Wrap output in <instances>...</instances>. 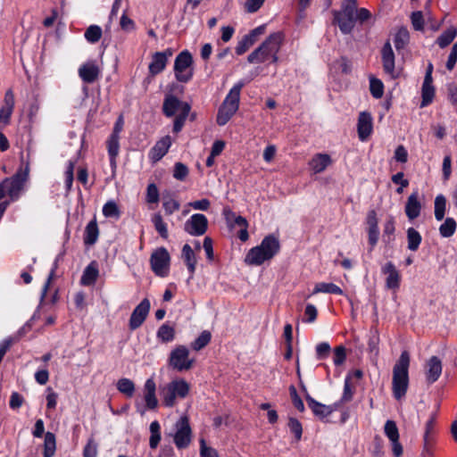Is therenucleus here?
I'll return each mask as SVG.
<instances>
[{"label": "nucleus", "instance_id": "1", "mask_svg": "<svg viewBox=\"0 0 457 457\" xmlns=\"http://www.w3.org/2000/svg\"><path fill=\"white\" fill-rule=\"evenodd\" d=\"M279 249L278 239L273 235H269L262 239L259 245L247 252L245 262L251 266H260L266 261L271 260L279 252Z\"/></svg>", "mask_w": 457, "mask_h": 457}, {"label": "nucleus", "instance_id": "2", "mask_svg": "<svg viewBox=\"0 0 457 457\" xmlns=\"http://www.w3.org/2000/svg\"><path fill=\"white\" fill-rule=\"evenodd\" d=\"M283 41L281 32L270 34L265 41L253 51L247 57L250 63H262L270 61L276 63L278 61V53Z\"/></svg>", "mask_w": 457, "mask_h": 457}, {"label": "nucleus", "instance_id": "3", "mask_svg": "<svg viewBox=\"0 0 457 457\" xmlns=\"http://www.w3.org/2000/svg\"><path fill=\"white\" fill-rule=\"evenodd\" d=\"M409 365L410 355L407 351H403L393 369V393L397 400L406 394L409 384Z\"/></svg>", "mask_w": 457, "mask_h": 457}, {"label": "nucleus", "instance_id": "4", "mask_svg": "<svg viewBox=\"0 0 457 457\" xmlns=\"http://www.w3.org/2000/svg\"><path fill=\"white\" fill-rule=\"evenodd\" d=\"M189 384L183 378L175 379L160 389L162 403L166 407H173L176 399L185 398L189 393Z\"/></svg>", "mask_w": 457, "mask_h": 457}, {"label": "nucleus", "instance_id": "5", "mask_svg": "<svg viewBox=\"0 0 457 457\" xmlns=\"http://www.w3.org/2000/svg\"><path fill=\"white\" fill-rule=\"evenodd\" d=\"M370 12L365 8H358L356 0H345V33L351 32L358 24L370 19Z\"/></svg>", "mask_w": 457, "mask_h": 457}, {"label": "nucleus", "instance_id": "6", "mask_svg": "<svg viewBox=\"0 0 457 457\" xmlns=\"http://www.w3.org/2000/svg\"><path fill=\"white\" fill-rule=\"evenodd\" d=\"M174 76L180 83L189 82L194 76V61L188 50H183L175 58Z\"/></svg>", "mask_w": 457, "mask_h": 457}, {"label": "nucleus", "instance_id": "7", "mask_svg": "<svg viewBox=\"0 0 457 457\" xmlns=\"http://www.w3.org/2000/svg\"><path fill=\"white\" fill-rule=\"evenodd\" d=\"M29 162H27L26 163L22 162V165L12 177L4 179L6 185L7 195L12 200H15L19 197L20 192L22 190L24 184L29 179Z\"/></svg>", "mask_w": 457, "mask_h": 457}, {"label": "nucleus", "instance_id": "8", "mask_svg": "<svg viewBox=\"0 0 457 457\" xmlns=\"http://www.w3.org/2000/svg\"><path fill=\"white\" fill-rule=\"evenodd\" d=\"M173 440L178 449H186L192 441V429L187 416L180 417L175 423Z\"/></svg>", "mask_w": 457, "mask_h": 457}, {"label": "nucleus", "instance_id": "9", "mask_svg": "<svg viewBox=\"0 0 457 457\" xmlns=\"http://www.w3.org/2000/svg\"><path fill=\"white\" fill-rule=\"evenodd\" d=\"M194 361L189 358V350L185 345L176 346L170 353L169 365L178 371L190 370Z\"/></svg>", "mask_w": 457, "mask_h": 457}, {"label": "nucleus", "instance_id": "10", "mask_svg": "<svg viewBox=\"0 0 457 457\" xmlns=\"http://www.w3.org/2000/svg\"><path fill=\"white\" fill-rule=\"evenodd\" d=\"M170 256L164 247H160L154 251L150 257V263L155 275L164 278L169 273Z\"/></svg>", "mask_w": 457, "mask_h": 457}, {"label": "nucleus", "instance_id": "11", "mask_svg": "<svg viewBox=\"0 0 457 457\" xmlns=\"http://www.w3.org/2000/svg\"><path fill=\"white\" fill-rule=\"evenodd\" d=\"M208 228V220L202 213L193 214L184 224V230L194 237L205 234Z\"/></svg>", "mask_w": 457, "mask_h": 457}, {"label": "nucleus", "instance_id": "12", "mask_svg": "<svg viewBox=\"0 0 457 457\" xmlns=\"http://www.w3.org/2000/svg\"><path fill=\"white\" fill-rule=\"evenodd\" d=\"M363 372L361 370L350 371L345 379V402L353 399V395L359 388L362 387Z\"/></svg>", "mask_w": 457, "mask_h": 457}, {"label": "nucleus", "instance_id": "13", "mask_svg": "<svg viewBox=\"0 0 457 457\" xmlns=\"http://www.w3.org/2000/svg\"><path fill=\"white\" fill-rule=\"evenodd\" d=\"M150 302L148 299H143L138 305L133 310L129 322V327L131 330H136L145 320L149 311H150Z\"/></svg>", "mask_w": 457, "mask_h": 457}, {"label": "nucleus", "instance_id": "14", "mask_svg": "<svg viewBox=\"0 0 457 457\" xmlns=\"http://www.w3.org/2000/svg\"><path fill=\"white\" fill-rule=\"evenodd\" d=\"M78 72L83 82L91 84L99 78L101 70L96 61H87L80 65Z\"/></svg>", "mask_w": 457, "mask_h": 457}, {"label": "nucleus", "instance_id": "15", "mask_svg": "<svg viewBox=\"0 0 457 457\" xmlns=\"http://www.w3.org/2000/svg\"><path fill=\"white\" fill-rule=\"evenodd\" d=\"M185 105H190L187 102L180 101L177 96L169 95L166 96L162 104V112L165 116L172 117L177 112H183Z\"/></svg>", "mask_w": 457, "mask_h": 457}, {"label": "nucleus", "instance_id": "16", "mask_svg": "<svg viewBox=\"0 0 457 457\" xmlns=\"http://www.w3.org/2000/svg\"><path fill=\"white\" fill-rule=\"evenodd\" d=\"M383 69L386 73L395 79L399 76V72L395 70V54L389 42H386L382 48Z\"/></svg>", "mask_w": 457, "mask_h": 457}, {"label": "nucleus", "instance_id": "17", "mask_svg": "<svg viewBox=\"0 0 457 457\" xmlns=\"http://www.w3.org/2000/svg\"><path fill=\"white\" fill-rule=\"evenodd\" d=\"M358 137L361 141L369 138L372 132V118L370 113L363 112L360 113L357 124Z\"/></svg>", "mask_w": 457, "mask_h": 457}, {"label": "nucleus", "instance_id": "18", "mask_svg": "<svg viewBox=\"0 0 457 457\" xmlns=\"http://www.w3.org/2000/svg\"><path fill=\"white\" fill-rule=\"evenodd\" d=\"M155 392L156 384L154 380L152 378L146 379L144 385V399L146 408L149 410H154L158 405V400Z\"/></svg>", "mask_w": 457, "mask_h": 457}, {"label": "nucleus", "instance_id": "19", "mask_svg": "<svg viewBox=\"0 0 457 457\" xmlns=\"http://www.w3.org/2000/svg\"><path fill=\"white\" fill-rule=\"evenodd\" d=\"M171 145V138L170 136H165L161 138L150 151V158L153 162L160 161L169 151Z\"/></svg>", "mask_w": 457, "mask_h": 457}, {"label": "nucleus", "instance_id": "20", "mask_svg": "<svg viewBox=\"0 0 457 457\" xmlns=\"http://www.w3.org/2000/svg\"><path fill=\"white\" fill-rule=\"evenodd\" d=\"M442 373V362L436 356H432L426 364V379L428 383L436 382Z\"/></svg>", "mask_w": 457, "mask_h": 457}, {"label": "nucleus", "instance_id": "21", "mask_svg": "<svg viewBox=\"0 0 457 457\" xmlns=\"http://www.w3.org/2000/svg\"><path fill=\"white\" fill-rule=\"evenodd\" d=\"M305 400L308 407L312 411L313 414L320 419H324L334 411L333 406L325 405L317 402L307 392L305 394Z\"/></svg>", "mask_w": 457, "mask_h": 457}, {"label": "nucleus", "instance_id": "22", "mask_svg": "<svg viewBox=\"0 0 457 457\" xmlns=\"http://www.w3.org/2000/svg\"><path fill=\"white\" fill-rule=\"evenodd\" d=\"M421 204L419 201L418 192H413L407 199L405 213L409 220H414L420 214Z\"/></svg>", "mask_w": 457, "mask_h": 457}, {"label": "nucleus", "instance_id": "23", "mask_svg": "<svg viewBox=\"0 0 457 457\" xmlns=\"http://www.w3.org/2000/svg\"><path fill=\"white\" fill-rule=\"evenodd\" d=\"M181 258L186 263L187 270L190 273L189 278H193L195 271L197 259L194 250L188 244L183 245L181 251Z\"/></svg>", "mask_w": 457, "mask_h": 457}, {"label": "nucleus", "instance_id": "24", "mask_svg": "<svg viewBox=\"0 0 457 457\" xmlns=\"http://www.w3.org/2000/svg\"><path fill=\"white\" fill-rule=\"evenodd\" d=\"M383 272L386 275V286L390 289H397L400 285V275L392 262H387L383 267Z\"/></svg>", "mask_w": 457, "mask_h": 457}, {"label": "nucleus", "instance_id": "25", "mask_svg": "<svg viewBox=\"0 0 457 457\" xmlns=\"http://www.w3.org/2000/svg\"><path fill=\"white\" fill-rule=\"evenodd\" d=\"M331 158L327 154H315L309 162L311 169L314 173L324 171L328 165L331 164Z\"/></svg>", "mask_w": 457, "mask_h": 457}, {"label": "nucleus", "instance_id": "26", "mask_svg": "<svg viewBox=\"0 0 457 457\" xmlns=\"http://www.w3.org/2000/svg\"><path fill=\"white\" fill-rule=\"evenodd\" d=\"M99 270L96 262L88 264L83 271L80 278V283L83 286H91L96 283L98 278Z\"/></svg>", "mask_w": 457, "mask_h": 457}, {"label": "nucleus", "instance_id": "27", "mask_svg": "<svg viewBox=\"0 0 457 457\" xmlns=\"http://www.w3.org/2000/svg\"><path fill=\"white\" fill-rule=\"evenodd\" d=\"M167 63L168 62L165 60V56H162V54L154 53L148 66L150 75L155 76L163 71Z\"/></svg>", "mask_w": 457, "mask_h": 457}, {"label": "nucleus", "instance_id": "28", "mask_svg": "<svg viewBox=\"0 0 457 457\" xmlns=\"http://www.w3.org/2000/svg\"><path fill=\"white\" fill-rule=\"evenodd\" d=\"M242 84L235 85L228 92L227 96L225 97L222 104L231 107L235 110H238L239 106V99H240V91L242 88Z\"/></svg>", "mask_w": 457, "mask_h": 457}, {"label": "nucleus", "instance_id": "29", "mask_svg": "<svg viewBox=\"0 0 457 457\" xmlns=\"http://www.w3.org/2000/svg\"><path fill=\"white\" fill-rule=\"evenodd\" d=\"M99 236V229L96 221L91 220L85 228L84 243L92 245L96 243Z\"/></svg>", "mask_w": 457, "mask_h": 457}, {"label": "nucleus", "instance_id": "30", "mask_svg": "<svg viewBox=\"0 0 457 457\" xmlns=\"http://www.w3.org/2000/svg\"><path fill=\"white\" fill-rule=\"evenodd\" d=\"M156 337L164 344L172 342L175 339V328L168 323H163L158 328Z\"/></svg>", "mask_w": 457, "mask_h": 457}, {"label": "nucleus", "instance_id": "31", "mask_svg": "<svg viewBox=\"0 0 457 457\" xmlns=\"http://www.w3.org/2000/svg\"><path fill=\"white\" fill-rule=\"evenodd\" d=\"M457 36V28L451 26L445 30L436 40L440 48L448 46Z\"/></svg>", "mask_w": 457, "mask_h": 457}, {"label": "nucleus", "instance_id": "32", "mask_svg": "<svg viewBox=\"0 0 457 457\" xmlns=\"http://www.w3.org/2000/svg\"><path fill=\"white\" fill-rule=\"evenodd\" d=\"M107 149L111 165H115L120 150V137L111 135L107 140Z\"/></svg>", "mask_w": 457, "mask_h": 457}, {"label": "nucleus", "instance_id": "33", "mask_svg": "<svg viewBox=\"0 0 457 457\" xmlns=\"http://www.w3.org/2000/svg\"><path fill=\"white\" fill-rule=\"evenodd\" d=\"M56 450V438L54 433L46 432L44 441V457H53Z\"/></svg>", "mask_w": 457, "mask_h": 457}, {"label": "nucleus", "instance_id": "34", "mask_svg": "<svg viewBox=\"0 0 457 457\" xmlns=\"http://www.w3.org/2000/svg\"><path fill=\"white\" fill-rule=\"evenodd\" d=\"M326 293V294H337L341 295L342 289L333 283L320 282L317 283L313 288L312 294Z\"/></svg>", "mask_w": 457, "mask_h": 457}, {"label": "nucleus", "instance_id": "35", "mask_svg": "<svg viewBox=\"0 0 457 457\" xmlns=\"http://www.w3.org/2000/svg\"><path fill=\"white\" fill-rule=\"evenodd\" d=\"M149 430L151 433L149 438V446L151 449H155L161 441V426L157 420L151 422Z\"/></svg>", "mask_w": 457, "mask_h": 457}, {"label": "nucleus", "instance_id": "36", "mask_svg": "<svg viewBox=\"0 0 457 457\" xmlns=\"http://www.w3.org/2000/svg\"><path fill=\"white\" fill-rule=\"evenodd\" d=\"M237 110L228 107L227 105L221 104L219 108L217 114V123L220 126H224L228 123V121L231 119V117L236 113Z\"/></svg>", "mask_w": 457, "mask_h": 457}, {"label": "nucleus", "instance_id": "37", "mask_svg": "<svg viewBox=\"0 0 457 457\" xmlns=\"http://www.w3.org/2000/svg\"><path fill=\"white\" fill-rule=\"evenodd\" d=\"M117 389L120 393L125 395L127 397H131L135 392L134 382L126 378H122L117 382Z\"/></svg>", "mask_w": 457, "mask_h": 457}, {"label": "nucleus", "instance_id": "38", "mask_svg": "<svg viewBox=\"0 0 457 457\" xmlns=\"http://www.w3.org/2000/svg\"><path fill=\"white\" fill-rule=\"evenodd\" d=\"M152 222L161 237L167 239L169 237L167 224L164 222L162 215L160 213H154L152 217Z\"/></svg>", "mask_w": 457, "mask_h": 457}, {"label": "nucleus", "instance_id": "39", "mask_svg": "<svg viewBox=\"0 0 457 457\" xmlns=\"http://www.w3.org/2000/svg\"><path fill=\"white\" fill-rule=\"evenodd\" d=\"M433 81H427L424 79L423 85H422V102H421V107H424L428 104H429L435 96V88L432 85Z\"/></svg>", "mask_w": 457, "mask_h": 457}, {"label": "nucleus", "instance_id": "40", "mask_svg": "<svg viewBox=\"0 0 457 457\" xmlns=\"http://www.w3.org/2000/svg\"><path fill=\"white\" fill-rule=\"evenodd\" d=\"M103 31L100 26L98 25H90L85 31L84 37L86 40L90 44L97 43L101 37Z\"/></svg>", "mask_w": 457, "mask_h": 457}, {"label": "nucleus", "instance_id": "41", "mask_svg": "<svg viewBox=\"0 0 457 457\" xmlns=\"http://www.w3.org/2000/svg\"><path fill=\"white\" fill-rule=\"evenodd\" d=\"M407 241L408 248L411 251H416L420 245L421 236L415 228H409L407 230Z\"/></svg>", "mask_w": 457, "mask_h": 457}, {"label": "nucleus", "instance_id": "42", "mask_svg": "<svg viewBox=\"0 0 457 457\" xmlns=\"http://www.w3.org/2000/svg\"><path fill=\"white\" fill-rule=\"evenodd\" d=\"M446 206V198L439 195L435 199V217L437 220H442L445 217Z\"/></svg>", "mask_w": 457, "mask_h": 457}, {"label": "nucleus", "instance_id": "43", "mask_svg": "<svg viewBox=\"0 0 457 457\" xmlns=\"http://www.w3.org/2000/svg\"><path fill=\"white\" fill-rule=\"evenodd\" d=\"M190 110H191V106L190 105H185V110L183 112H179L174 119V123H173V132L175 133H179L184 124H185V121L190 112Z\"/></svg>", "mask_w": 457, "mask_h": 457}, {"label": "nucleus", "instance_id": "44", "mask_svg": "<svg viewBox=\"0 0 457 457\" xmlns=\"http://www.w3.org/2000/svg\"><path fill=\"white\" fill-rule=\"evenodd\" d=\"M456 229V222L453 218H447L440 226L439 232L442 237H449L453 235Z\"/></svg>", "mask_w": 457, "mask_h": 457}, {"label": "nucleus", "instance_id": "45", "mask_svg": "<svg viewBox=\"0 0 457 457\" xmlns=\"http://www.w3.org/2000/svg\"><path fill=\"white\" fill-rule=\"evenodd\" d=\"M211 333L207 330H204L201 333V335L191 344V346L194 350L199 351L206 346L211 341Z\"/></svg>", "mask_w": 457, "mask_h": 457}, {"label": "nucleus", "instance_id": "46", "mask_svg": "<svg viewBox=\"0 0 457 457\" xmlns=\"http://www.w3.org/2000/svg\"><path fill=\"white\" fill-rule=\"evenodd\" d=\"M162 207L167 215H170L180 208V204L170 196L162 197Z\"/></svg>", "mask_w": 457, "mask_h": 457}, {"label": "nucleus", "instance_id": "47", "mask_svg": "<svg viewBox=\"0 0 457 457\" xmlns=\"http://www.w3.org/2000/svg\"><path fill=\"white\" fill-rule=\"evenodd\" d=\"M370 93L375 98H380L384 93V86L380 79L370 78Z\"/></svg>", "mask_w": 457, "mask_h": 457}, {"label": "nucleus", "instance_id": "48", "mask_svg": "<svg viewBox=\"0 0 457 457\" xmlns=\"http://www.w3.org/2000/svg\"><path fill=\"white\" fill-rule=\"evenodd\" d=\"M409 31L406 29H400L395 37V46L396 49H401L409 42Z\"/></svg>", "mask_w": 457, "mask_h": 457}, {"label": "nucleus", "instance_id": "49", "mask_svg": "<svg viewBox=\"0 0 457 457\" xmlns=\"http://www.w3.org/2000/svg\"><path fill=\"white\" fill-rule=\"evenodd\" d=\"M384 430L390 441H396L399 439V432L395 421L387 420L385 424Z\"/></svg>", "mask_w": 457, "mask_h": 457}, {"label": "nucleus", "instance_id": "50", "mask_svg": "<svg viewBox=\"0 0 457 457\" xmlns=\"http://www.w3.org/2000/svg\"><path fill=\"white\" fill-rule=\"evenodd\" d=\"M200 443V457H220L216 449L208 446L204 438L199 440Z\"/></svg>", "mask_w": 457, "mask_h": 457}, {"label": "nucleus", "instance_id": "51", "mask_svg": "<svg viewBox=\"0 0 457 457\" xmlns=\"http://www.w3.org/2000/svg\"><path fill=\"white\" fill-rule=\"evenodd\" d=\"M103 214L105 217L119 218L120 211L116 203L114 201H108L103 207Z\"/></svg>", "mask_w": 457, "mask_h": 457}, {"label": "nucleus", "instance_id": "52", "mask_svg": "<svg viewBox=\"0 0 457 457\" xmlns=\"http://www.w3.org/2000/svg\"><path fill=\"white\" fill-rule=\"evenodd\" d=\"M288 427L290 431L295 435V439L298 441L302 437L303 428L301 423L295 418H289L288 420Z\"/></svg>", "mask_w": 457, "mask_h": 457}, {"label": "nucleus", "instance_id": "53", "mask_svg": "<svg viewBox=\"0 0 457 457\" xmlns=\"http://www.w3.org/2000/svg\"><path fill=\"white\" fill-rule=\"evenodd\" d=\"M253 44V39L245 35L236 46L237 54L241 55L245 54Z\"/></svg>", "mask_w": 457, "mask_h": 457}, {"label": "nucleus", "instance_id": "54", "mask_svg": "<svg viewBox=\"0 0 457 457\" xmlns=\"http://www.w3.org/2000/svg\"><path fill=\"white\" fill-rule=\"evenodd\" d=\"M289 394L294 406L301 412L304 411V404L300 396L297 394L295 386H290Z\"/></svg>", "mask_w": 457, "mask_h": 457}, {"label": "nucleus", "instance_id": "55", "mask_svg": "<svg viewBox=\"0 0 457 457\" xmlns=\"http://www.w3.org/2000/svg\"><path fill=\"white\" fill-rule=\"evenodd\" d=\"M188 174L187 167L182 162L174 165L173 177L178 180H184Z\"/></svg>", "mask_w": 457, "mask_h": 457}, {"label": "nucleus", "instance_id": "56", "mask_svg": "<svg viewBox=\"0 0 457 457\" xmlns=\"http://www.w3.org/2000/svg\"><path fill=\"white\" fill-rule=\"evenodd\" d=\"M146 201L150 204H156L159 201V191L156 185L154 183L147 186Z\"/></svg>", "mask_w": 457, "mask_h": 457}, {"label": "nucleus", "instance_id": "57", "mask_svg": "<svg viewBox=\"0 0 457 457\" xmlns=\"http://www.w3.org/2000/svg\"><path fill=\"white\" fill-rule=\"evenodd\" d=\"M335 355H334V364L337 369V376L340 375V367L343 364V345H339L335 348Z\"/></svg>", "mask_w": 457, "mask_h": 457}, {"label": "nucleus", "instance_id": "58", "mask_svg": "<svg viewBox=\"0 0 457 457\" xmlns=\"http://www.w3.org/2000/svg\"><path fill=\"white\" fill-rule=\"evenodd\" d=\"M97 445L93 439H89L83 450V457H96Z\"/></svg>", "mask_w": 457, "mask_h": 457}, {"label": "nucleus", "instance_id": "59", "mask_svg": "<svg viewBox=\"0 0 457 457\" xmlns=\"http://www.w3.org/2000/svg\"><path fill=\"white\" fill-rule=\"evenodd\" d=\"M203 248L205 252L206 258L209 261H213L214 259V253H213V246H212V240L209 237H205L204 238L203 242Z\"/></svg>", "mask_w": 457, "mask_h": 457}, {"label": "nucleus", "instance_id": "60", "mask_svg": "<svg viewBox=\"0 0 457 457\" xmlns=\"http://www.w3.org/2000/svg\"><path fill=\"white\" fill-rule=\"evenodd\" d=\"M73 170H74V163L70 161L68 162L67 170L65 171V186L68 191L71 190L73 183Z\"/></svg>", "mask_w": 457, "mask_h": 457}, {"label": "nucleus", "instance_id": "61", "mask_svg": "<svg viewBox=\"0 0 457 457\" xmlns=\"http://www.w3.org/2000/svg\"><path fill=\"white\" fill-rule=\"evenodd\" d=\"M456 62H457V42L454 43L451 48V52L448 56V60L446 62L447 70L452 71L454 68Z\"/></svg>", "mask_w": 457, "mask_h": 457}, {"label": "nucleus", "instance_id": "62", "mask_svg": "<svg viewBox=\"0 0 457 457\" xmlns=\"http://www.w3.org/2000/svg\"><path fill=\"white\" fill-rule=\"evenodd\" d=\"M411 22H412L413 28L416 30H422L423 26H424L422 12L420 11L412 12Z\"/></svg>", "mask_w": 457, "mask_h": 457}, {"label": "nucleus", "instance_id": "63", "mask_svg": "<svg viewBox=\"0 0 457 457\" xmlns=\"http://www.w3.org/2000/svg\"><path fill=\"white\" fill-rule=\"evenodd\" d=\"M330 352V345L326 343H320L316 346V354L319 360L324 359Z\"/></svg>", "mask_w": 457, "mask_h": 457}, {"label": "nucleus", "instance_id": "64", "mask_svg": "<svg viewBox=\"0 0 457 457\" xmlns=\"http://www.w3.org/2000/svg\"><path fill=\"white\" fill-rule=\"evenodd\" d=\"M395 159L399 162H406L408 160V153L403 145H398L395 151Z\"/></svg>", "mask_w": 457, "mask_h": 457}]
</instances>
